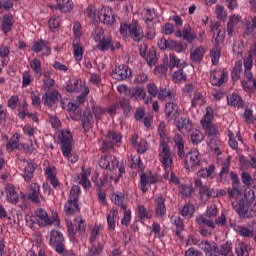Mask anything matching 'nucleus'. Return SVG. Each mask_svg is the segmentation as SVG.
<instances>
[{"label":"nucleus","instance_id":"obj_49","mask_svg":"<svg viewBox=\"0 0 256 256\" xmlns=\"http://www.w3.org/2000/svg\"><path fill=\"white\" fill-rule=\"evenodd\" d=\"M61 25V18L59 17H52L48 21V26L50 31L55 33L57 29H59V26Z\"/></svg>","mask_w":256,"mask_h":256},{"label":"nucleus","instance_id":"obj_58","mask_svg":"<svg viewBox=\"0 0 256 256\" xmlns=\"http://www.w3.org/2000/svg\"><path fill=\"white\" fill-rule=\"evenodd\" d=\"M79 183L80 185H82V187H84V189H88V187H91V181L87 179V171H85L84 167H82L81 179Z\"/></svg>","mask_w":256,"mask_h":256},{"label":"nucleus","instance_id":"obj_39","mask_svg":"<svg viewBox=\"0 0 256 256\" xmlns=\"http://www.w3.org/2000/svg\"><path fill=\"white\" fill-rule=\"evenodd\" d=\"M145 60L147 61L149 67H154V65H157L158 58L157 51L155 50V48L151 47L149 49Z\"/></svg>","mask_w":256,"mask_h":256},{"label":"nucleus","instance_id":"obj_3","mask_svg":"<svg viewBox=\"0 0 256 256\" xmlns=\"http://www.w3.org/2000/svg\"><path fill=\"white\" fill-rule=\"evenodd\" d=\"M81 193V188L79 186H72L69 194L68 201L64 205V213L66 215H75V213L81 212V207H79V194Z\"/></svg>","mask_w":256,"mask_h":256},{"label":"nucleus","instance_id":"obj_55","mask_svg":"<svg viewBox=\"0 0 256 256\" xmlns=\"http://www.w3.org/2000/svg\"><path fill=\"white\" fill-rule=\"evenodd\" d=\"M174 225H176V235L181 237V233L185 229V224H183V219L181 217H176L174 219Z\"/></svg>","mask_w":256,"mask_h":256},{"label":"nucleus","instance_id":"obj_41","mask_svg":"<svg viewBox=\"0 0 256 256\" xmlns=\"http://www.w3.org/2000/svg\"><path fill=\"white\" fill-rule=\"evenodd\" d=\"M158 133L160 135V147H169V138L167 137V134H165V125H159Z\"/></svg>","mask_w":256,"mask_h":256},{"label":"nucleus","instance_id":"obj_52","mask_svg":"<svg viewBox=\"0 0 256 256\" xmlns=\"http://www.w3.org/2000/svg\"><path fill=\"white\" fill-rule=\"evenodd\" d=\"M138 211H139V218L141 219V221H145V219L153 218V214L149 213V211H147V208H145V206L143 205L138 206Z\"/></svg>","mask_w":256,"mask_h":256},{"label":"nucleus","instance_id":"obj_48","mask_svg":"<svg viewBox=\"0 0 256 256\" xmlns=\"http://www.w3.org/2000/svg\"><path fill=\"white\" fill-rule=\"evenodd\" d=\"M155 35H157L155 24H146V32L144 37H147L149 41H153V39H155Z\"/></svg>","mask_w":256,"mask_h":256},{"label":"nucleus","instance_id":"obj_5","mask_svg":"<svg viewBox=\"0 0 256 256\" xmlns=\"http://www.w3.org/2000/svg\"><path fill=\"white\" fill-rule=\"evenodd\" d=\"M65 238L63 237V234L57 230H52L50 232V239H49V245L51 247H54L56 253H59V255H69V252L65 249Z\"/></svg>","mask_w":256,"mask_h":256},{"label":"nucleus","instance_id":"obj_10","mask_svg":"<svg viewBox=\"0 0 256 256\" xmlns=\"http://www.w3.org/2000/svg\"><path fill=\"white\" fill-rule=\"evenodd\" d=\"M35 215L41 220V225L44 227L47 225H53L55 221L59 223V219L57 218L59 217V214H57V212H53L52 218H49L45 209L40 208L35 211Z\"/></svg>","mask_w":256,"mask_h":256},{"label":"nucleus","instance_id":"obj_23","mask_svg":"<svg viewBox=\"0 0 256 256\" xmlns=\"http://www.w3.org/2000/svg\"><path fill=\"white\" fill-rule=\"evenodd\" d=\"M169 59L170 62H168V68L170 69V71H173L175 67H177L178 69H185V67H187V62H185L184 60L181 61V59L177 58L175 54H170Z\"/></svg>","mask_w":256,"mask_h":256},{"label":"nucleus","instance_id":"obj_13","mask_svg":"<svg viewBox=\"0 0 256 256\" xmlns=\"http://www.w3.org/2000/svg\"><path fill=\"white\" fill-rule=\"evenodd\" d=\"M81 119V127L84 131V133H89L91 129H93V125L95 123V120H93V112H91L90 109H86L83 111Z\"/></svg>","mask_w":256,"mask_h":256},{"label":"nucleus","instance_id":"obj_40","mask_svg":"<svg viewBox=\"0 0 256 256\" xmlns=\"http://www.w3.org/2000/svg\"><path fill=\"white\" fill-rule=\"evenodd\" d=\"M65 89L68 93H77L79 92V79L68 80L65 86Z\"/></svg>","mask_w":256,"mask_h":256},{"label":"nucleus","instance_id":"obj_17","mask_svg":"<svg viewBox=\"0 0 256 256\" xmlns=\"http://www.w3.org/2000/svg\"><path fill=\"white\" fill-rule=\"evenodd\" d=\"M121 139H123V135H121V133H118L115 131H108L107 140H104L102 143L103 149H107L108 147H113L115 143L121 142Z\"/></svg>","mask_w":256,"mask_h":256},{"label":"nucleus","instance_id":"obj_46","mask_svg":"<svg viewBox=\"0 0 256 256\" xmlns=\"http://www.w3.org/2000/svg\"><path fill=\"white\" fill-rule=\"evenodd\" d=\"M30 68L32 71H34L35 75H42L43 70L41 68V60H38L37 58H34L30 61Z\"/></svg>","mask_w":256,"mask_h":256},{"label":"nucleus","instance_id":"obj_1","mask_svg":"<svg viewBox=\"0 0 256 256\" xmlns=\"http://www.w3.org/2000/svg\"><path fill=\"white\" fill-rule=\"evenodd\" d=\"M174 143L178 149V157L184 164L185 169L188 171L190 169L195 170L197 167H201V159H199V151L191 150L185 153V142L183 141V136L181 134H176L174 137Z\"/></svg>","mask_w":256,"mask_h":256},{"label":"nucleus","instance_id":"obj_30","mask_svg":"<svg viewBox=\"0 0 256 256\" xmlns=\"http://www.w3.org/2000/svg\"><path fill=\"white\" fill-rule=\"evenodd\" d=\"M119 215L117 207H113L107 215V223L109 231H115V218Z\"/></svg>","mask_w":256,"mask_h":256},{"label":"nucleus","instance_id":"obj_32","mask_svg":"<svg viewBox=\"0 0 256 256\" xmlns=\"http://www.w3.org/2000/svg\"><path fill=\"white\" fill-rule=\"evenodd\" d=\"M73 49L74 58L76 59V61H81L83 59V46L81 45L79 38H76L73 41Z\"/></svg>","mask_w":256,"mask_h":256},{"label":"nucleus","instance_id":"obj_15","mask_svg":"<svg viewBox=\"0 0 256 256\" xmlns=\"http://www.w3.org/2000/svg\"><path fill=\"white\" fill-rule=\"evenodd\" d=\"M130 75L131 69H129V66L125 64H120L112 71V77L117 81H125V79H127V77H130Z\"/></svg>","mask_w":256,"mask_h":256},{"label":"nucleus","instance_id":"obj_35","mask_svg":"<svg viewBox=\"0 0 256 256\" xmlns=\"http://www.w3.org/2000/svg\"><path fill=\"white\" fill-rule=\"evenodd\" d=\"M227 103L231 107H243V99L235 93L227 96Z\"/></svg>","mask_w":256,"mask_h":256},{"label":"nucleus","instance_id":"obj_63","mask_svg":"<svg viewBox=\"0 0 256 256\" xmlns=\"http://www.w3.org/2000/svg\"><path fill=\"white\" fill-rule=\"evenodd\" d=\"M256 216V204L249 203V209H246V212L244 214V219L255 217Z\"/></svg>","mask_w":256,"mask_h":256},{"label":"nucleus","instance_id":"obj_51","mask_svg":"<svg viewBox=\"0 0 256 256\" xmlns=\"http://www.w3.org/2000/svg\"><path fill=\"white\" fill-rule=\"evenodd\" d=\"M231 243L226 242L222 245H220V250L218 251V255L220 256H228L233 255V252H231Z\"/></svg>","mask_w":256,"mask_h":256},{"label":"nucleus","instance_id":"obj_6","mask_svg":"<svg viewBox=\"0 0 256 256\" xmlns=\"http://www.w3.org/2000/svg\"><path fill=\"white\" fill-rule=\"evenodd\" d=\"M97 49L99 51H117V49H121V42L114 41L111 36H103L97 45Z\"/></svg>","mask_w":256,"mask_h":256},{"label":"nucleus","instance_id":"obj_11","mask_svg":"<svg viewBox=\"0 0 256 256\" xmlns=\"http://www.w3.org/2000/svg\"><path fill=\"white\" fill-rule=\"evenodd\" d=\"M229 171H231V156L222 163L220 173L218 174L219 182L222 185H229Z\"/></svg>","mask_w":256,"mask_h":256},{"label":"nucleus","instance_id":"obj_28","mask_svg":"<svg viewBox=\"0 0 256 256\" xmlns=\"http://www.w3.org/2000/svg\"><path fill=\"white\" fill-rule=\"evenodd\" d=\"M236 233H238L241 237L251 239V237L255 235V230L253 229V225L248 224L247 226L236 227Z\"/></svg>","mask_w":256,"mask_h":256},{"label":"nucleus","instance_id":"obj_16","mask_svg":"<svg viewBox=\"0 0 256 256\" xmlns=\"http://www.w3.org/2000/svg\"><path fill=\"white\" fill-rule=\"evenodd\" d=\"M59 91L52 90L51 92H46L42 96V101H44V105H47V107L51 108L56 105V103H59Z\"/></svg>","mask_w":256,"mask_h":256},{"label":"nucleus","instance_id":"obj_25","mask_svg":"<svg viewBox=\"0 0 256 256\" xmlns=\"http://www.w3.org/2000/svg\"><path fill=\"white\" fill-rule=\"evenodd\" d=\"M20 137L21 135L19 133H15L10 138V140L6 144V151H8V153H13V151H16V149H19V147H21V144H19Z\"/></svg>","mask_w":256,"mask_h":256},{"label":"nucleus","instance_id":"obj_8","mask_svg":"<svg viewBox=\"0 0 256 256\" xmlns=\"http://www.w3.org/2000/svg\"><path fill=\"white\" fill-rule=\"evenodd\" d=\"M159 181V175L157 174H151L150 177L147 176V174L142 173L140 176V183L139 188L142 191V193H147L149 191V185H155Z\"/></svg>","mask_w":256,"mask_h":256},{"label":"nucleus","instance_id":"obj_34","mask_svg":"<svg viewBox=\"0 0 256 256\" xmlns=\"http://www.w3.org/2000/svg\"><path fill=\"white\" fill-rule=\"evenodd\" d=\"M169 69V57L167 55L163 58V64H160L155 67L154 73L155 75H165Z\"/></svg>","mask_w":256,"mask_h":256},{"label":"nucleus","instance_id":"obj_20","mask_svg":"<svg viewBox=\"0 0 256 256\" xmlns=\"http://www.w3.org/2000/svg\"><path fill=\"white\" fill-rule=\"evenodd\" d=\"M232 207L240 217L245 219V213L249 209V202L245 201V199H240L237 202H232Z\"/></svg>","mask_w":256,"mask_h":256},{"label":"nucleus","instance_id":"obj_61","mask_svg":"<svg viewBox=\"0 0 256 256\" xmlns=\"http://www.w3.org/2000/svg\"><path fill=\"white\" fill-rule=\"evenodd\" d=\"M194 206L191 204H185L181 210L182 217H191L193 215Z\"/></svg>","mask_w":256,"mask_h":256},{"label":"nucleus","instance_id":"obj_60","mask_svg":"<svg viewBox=\"0 0 256 256\" xmlns=\"http://www.w3.org/2000/svg\"><path fill=\"white\" fill-rule=\"evenodd\" d=\"M160 43H163V46H161V49H171L173 51V49H175V45H176V41L171 40V39H165V38H161Z\"/></svg>","mask_w":256,"mask_h":256},{"label":"nucleus","instance_id":"obj_26","mask_svg":"<svg viewBox=\"0 0 256 256\" xmlns=\"http://www.w3.org/2000/svg\"><path fill=\"white\" fill-rule=\"evenodd\" d=\"M68 111L70 113V117L71 119H73V121H79L81 119V107L77 105V103H68Z\"/></svg>","mask_w":256,"mask_h":256},{"label":"nucleus","instance_id":"obj_18","mask_svg":"<svg viewBox=\"0 0 256 256\" xmlns=\"http://www.w3.org/2000/svg\"><path fill=\"white\" fill-rule=\"evenodd\" d=\"M156 204L155 215L156 217H165L167 215V206H165V196L159 194L154 200Z\"/></svg>","mask_w":256,"mask_h":256},{"label":"nucleus","instance_id":"obj_9","mask_svg":"<svg viewBox=\"0 0 256 256\" xmlns=\"http://www.w3.org/2000/svg\"><path fill=\"white\" fill-rule=\"evenodd\" d=\"M230 179L232 188H228V197L233 199V197L241 195V181H239L237 172L233 171L230 172Z\"/></svg>","mask_w":256,"mask_h":256},{"label":"nucleus","instance_id":"obj_64","mask_svg":"<svg viewBox=\"0 0 256 256\" xmlns=\"http://www.w3.org/2000/svg\"><path fill=\"white\" fill-rule=\"evenodd\" d=\"M178 131H187L189 129V120L186 118H180L178 120Z\"/></svg>","mask_w":256,"mask_h":256},{"label":"nucleus","instance_id":"obj_59","mask_svg":"<svg viewBox=\"0 0 256 256\" xmlns=\"http://www.w3.org/2000/svg\"><path fill=\"white\" fill-rule=\"evenodd\" d=\"M241 181L244 187H251V184L253 183V178L251 177V174H249V172H242Z\"/></svg>","mask_w":256,"mask_h":256},{"label":"nucleus","instance_id":"obj_12","mask_svg":"<svg viewBox=\"0 0 256 256\" xmlns=\"http://www.w3.org/2000/svg\"><path fill=\"white\" fill-rule=\"evenodd\" d=\"M98 17L100 21H102V23L108 27H111V25L115 23V14L113 13V9L109 7H103L98 12Z\"/></svg>","mask_w":256,"mask_h":256},{"label":"nucleus","instance_id":"obj_56","mask_svg":"<svg viewBox=\"0 0 256 256\" xmlns=\"http://www.w3.org/2000/svg\"><path fill=\"white\" fill-rule=\"evenodd\" d=\"M196 223H198V225H206V227H210V229H215V222L207 220V218L203 216H198L196 218Z\"/></svg>","mask_w":256,"mask_h":256},{"label":"nucleus","instance_id":"obj_33","mask_svg":"<svg viewBox=\"0 0 256 256\" xmlns=\"http://www.w3.org/2000/svg\"><path fill=\"white\" fill-rule=\"evenodd\" d=\"M145 90L141 88V86L132 87L129 89V95L128 97H131L133 99H145Z\"/></svg>","mask_w":256,"mask_h":256},{"label":"nucleus","instance_id":"obj_43","mask_svg":"<svg viewBox=\"0 0 256 256\" xmlns=\"http://www.w3.org/2000/svg\"><path fill=\"white\" fill-rule=\"evenodd\" d=\"M103 253V244L98 242L97 244H92L86 256H99Z\"/></svg>","mask_w":256,"mask_h":256},{"label":"nucleus","instance_id":"obj_36","mask_svg":"<svg viewBox=\"0 0 256 256\" xmlns=\"http://www.w3.org/2000/svg\"><path fill=\"white\" fill-rule=\"evenodd\" d=\"M182 37L184 41H187V43H193L195 39H197V36L193 34L191 31V26L190 25H185L183 30H182Z\"/></svg>","mask_w":256,"mask_h":256},{"label":"nucleus","instance_id":"obj_47","mask_svg":"<svg viewBox=\"0 0 256 256\" xmlns=\"http://www.w3.org/2000/svg\"><path fill=\"white\" fill-rule=\"evenodd\" d=\"M214 172L215 165L211 164L208 166V168L199 170L197 175L198 177H202L203 179H205L206 177H211V175H213Z\"/></svg>","mask_w":256,"mask_h":256},{"label":"nucleus","instance_id":"obj_53","mask_svg":"<svg viewBox=\"0 0 256 256\" xmlns=\"http://www.w3.org/2000/svg\"><path fill=\"white\" fill-rule=\"evenodd\" d=\"M210 55L212 65H217L221 57V46H218V48H215V50H211Z\"/></svg>","mask_w":256,"mask_h":256},{"label":"nucleus","instance_id":"obj_45","mask_svg":"<svg viewBox=\"0 0 256 256\" xmlns=\"http://www.w3.org/2000/svg\"><path fill=\"white\" fill-rule=\"evenodd\" d=\"M190 137L193 145H199V143L205 139V136L199 130H193L190 134Z\"/></svg>","mask_w":256,"mask_h":256},{"label":"nucleus","instance_id":"obj_54","mask_svg":"<svg viewBox=\"0 0 256 256\" xmlns=\"http://www.w3.org/2000/svg\"><path fill=\"white\" fill-rule=\"evenodd\" d=\"M256 29V15L251 18V22L246 23L244 35H251Z\"/></svg>","mask_w":256,"mask_h":256},{"label":"nucleus","instance_id":"obj_50","mask_svg":"<svg viewBox=\"0 0 256 256\" xmlns=\"http://www.w3.org/2000/svg\"><path fill=\"white\" fill-rule=\"evenodd\" d=\"M223 41H225V30H223L221 28V29L218 30L217 36L214 39V47H215V49H219V47H221V43H223Z\"/></svg>","mask_w":256,"mask_h":256},{"label":"nucleus","instance_id":"obj_29","mask_svg":"<svg viewBox=\"0 0 256 256\" xmlns=\"http://www.w3.org/2000/svg\"><path fill=\"white\" fill-rule=\"evenodd\" d=\"M203 57H205V48L203 46L197 47L190 54V59L193 63H201V61H203Z\"/></svg>","mask_w":256,"mask_h":256},{"label":"nucleus","instance_id":"obj_19","mask_svg":"<svg viewBox=\"0 0 256 256\" xmlns=\"http://www.w3.org/2000/svg\"><path fill=\"white\" fill-rule=\"evenodd\" d=\"M226 72L219 73L217 70H213L210 73V83L214 87H221L222 83H225Z\"/></svg>","mask_w":256,"mask_h":256},{"label":"nucleus","instance_id":"obj_22","mask_svg":"<svg viewBox=\"0 0 256 256\" xmlns=\"http://www.w3.org/2000/svg\"><path fill=\"white\" fill-rule=\"evenodd\" d=\"M6 197L12 205H17V203H19V194H17L15 186L12 184H6Z\"/></svg>","mask_w":256,"mask_h":256},{"label":"nucleus","instance_id":"obj_62","mask_svg":"<svg viewBox=\"0 0 256 256\" xmlns=\"http://www.w3.org/2000/svg\"><path fill=\"white\" fill-rule=\"evenodd\" d=\"M119 106L123 109L124 113H131V104L129 103V99L122 98L119 101Z\"/></svg>","mask_w":256,"mask_h":256},{"label":"nucleus","instance_id":"obj_42","mask_svg":"<svg viewBox=\"0 0 256 256\" xmlns=\"http://www.w3.org/2000/svg\"><path fill=\"white\" fill-rule=\"evenodd\" d=\"M172 79L174 83H185L187 81V74L183 71V68H179L174 72Z\"/></svg>","mask_w":256,"mask_h":256},{"label":"nucleus","instance_id":"obj_27","mask_svg":"<svg viewBox=\"0 0 256 256\" xmlns=\"http://www.w3.org/2000/svg\"><path fill=\"white\" fill-rule=\"evenodd\" d=\"M35 169H37V164L35 163V161L31 160L30 162H28L27 166L24 169V181H27L29 183V181L33 179Z\"/></svg>","mask_w":256,"mask_h":256},{"label":"nucleus","instance_id":"obj_44","mask_svg":"<svg viewBox=\"0 0 256 256\" xmlns=\"http://www.w3.org/2000/svg\"><path fill=\"white\" fill-rule=\"evenodd\" d=\"M43 47H46V49H49V43L41 39L33 43L32 51H34V53H41L43 51Z\"/></svg>","mask_w":256,"mask_h":256},{"label":"nucleus","instance_id":"obj_7","mask_svg":"<svg viewBox=\"0 0 256 256\" xmlns=\"http://www.w3.org/2000/svg\"><path fill=\"white\" fill-rule=\"evenodd\" d=\"M129 37L134 41V43H141L143 39H145V32L143 31V27L139 25L137 20H132Z\"/></svg>","mask_w":256,"mask_h":256},{"label":"nucleus","instance_id":"obj_57","mask_svg":"<svg viewBox=\"0 0 256 256\" xmlns=\"http://www.w3.org/2000/svg\"><path fill=\"white\" fill-rule=\"evenodd\" d=\"M158 99L159 101H165V99H173L172 91L167 89H161L158 91Z\"/></svg>","mask_w":256,"mask_h":256},{"label":"nucleus","instance_id":"obj_38","mask_svg":"<svg viewBox=\"0 0 256 256\" xmlns=\"http://www.w3.org/2000/svg\"><path fill=\"white\" fill-rule=\"evenodd\" d=\"M27 199L29 201H32L35 205H39L41 203V200L39 199V186L37 187H30V192L27 196Z\"/></svg>","mask_w":256,"mask_h":256},{"label":"nucleus","instance_id":"obj_31","mask_svg":"<svg viewBox=\"0 0 256 256\" xmlns=\"http://www.w3.org/2000/svg\"><path fill=\"white\" fill-rule=\"evenodd\" d=\"M243 71V62L237 61L231 71V78L233 81H239L241 79V72Z\"/></svg>","mask_w":256,"mask_h":256},{"label":"nucleus","instance_id":"obj_21","mask_svg":"<svg viewBox=\"0 0 256 256\" xmlns=\"http://www.w3.org/2000/svg\"><path fill=\"white\" fill-rule=\"evenodd\" d=\"M166 119H177L179 117V106L173 102H168L165 105Z\"/></svg>","mask_w":256,"mask_h":256},{"label":"nucleus","instance_id":"obj_4","mask_svg":"<svg viewBox=\"0 0 256 256\" xmlns=\"http://www.w3.org/2000/svg\"><path fill=\"white\" fill-rule=\"evenodd\" d=\"M213 108L207 107L206 114L201 120V125L203 129L206 131V134L208 137H217L219 135V130L217 129V126L213 124Z\"/></svg>","mask_w":256,"mask_h":256},{"label":"nucleus","instance_id":"obj_2","mask_svg":"<svg viewBox=\"0 0 256 256\" xmlns=\"http://www.w3.org/2000/svg\"><path fill=\"white\" fill-rule=\"evenodd\" d=\"M58 139L61 143L62 155L66 157L70 163H77V161H79V157L71 153L73 150V146L71 145V142L73 141L71 131L63 130L60 135H58Z\"/></svg>","mask_w":256,"mask_h":256},{"label":"nucleus","instance_id":"obj_37","mask_svg":"<svg viewBox=\"0 0 256 256\" xmlns=\"http://www.w3.org/2000/svg\"><path fill=\"white\" fill-rule=\"evenodd\" d=\"M241 85L246 93H253V91H256V78L242 80Z\"/></svg>","mask_w":256,"mask_h":256},{"label":"nucleus","instance_id":"obj_14","mask_svg":"<svg viewBox=\"0 0 256 256\" xmlns=\"http://www.w3.org/2000/svg\"><path fill=\"white\" fill-rule=\"evenodd\" d=\"M160 149H162L161 153L159 154L160 162L162 163L164 170L169 171V169L173 167V158H171L169 146H160Z\"/></svg>","mask_w":256,"mask_h":256},{"label":"nucleus","instance_id":"obj_24","mask_svg":"<svg viewBox=\"0 0 256 256\" xmlns=\"http://www.w3.org/2000/svg\"><path fill=\"white\" fill-rule=\"evenodd\" d=\"M15 23V20L13 19V15L11 14H6L2 18V24H1V29L5 35L13 29V25Z\"/></svg>","mask_w":256,"mask_h":256}]
</instances>
